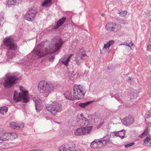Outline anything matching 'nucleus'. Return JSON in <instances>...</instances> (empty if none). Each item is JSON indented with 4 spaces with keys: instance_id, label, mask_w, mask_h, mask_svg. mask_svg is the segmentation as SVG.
Masks as SVG:
<instances>
[{
    "instance_id": "nucleus-30",
    "label": "nucleus",
    "mask_w": 151,
    "mask_h": 151,
    "mask_svg": "<svg viewBox=\"0 0 151 151\" xmlns=\"http://www.w3.org/2000/svg\"><path fill=\"white\" fill-rule=\"evenodd\" d=\"M66 144L68 148L69 149V151H70V149L74 148L75 147V144L71 142H70L66 143Z\"/></svg>"
},
{
    "instance_id": "nucleus-6",
    "label": "nucleus",
    "mask_w": 151,
    "mask_h": 151,
    "mask_svg": "<svg viewBox=\"0 0 151 151\" xmlns=\"http://www.w3.org/2000/svg\"><path fill=\"white\" fill-rule=\"evenodd\" d=\"M73 96L75 99H81L84 97L85 92L83 86L75 85L73 88Z\"/></svg>"
},
{
    "instance_id": "nucleus-19",
    "label": "nucleus",
    "mask_w": 151,
    "mask_h": 151,
    "mask_svg": "<svg viewBox=\"0 0 151 151\" xmlns=\"http://www.w3.org/2000/svg\"><path fill=\"white\" fill-rule=\"evenodd\" d=\"M66 19L65 17H63L58 20L56 23V25L54 26V29H57L61 26L65 21Z\"/></svg>"
},
{
    "instance_id": "nucleus-36",
    "label": "nucleus",
    "mask_w": 151,
    "mask_h": 151,
    "mask_svg": "<svg viewBox=\"0 0 151 151\" xmlns=\"http://www.w3.org/2000/svg\"><path fill=\"white\" fill-rule=\"evenodd\" d=\"M89 118V122H94L95 121L94 119V116L93 115H90L88 116Z\"/></svg>"
},
{
    "instance_id": "nucleus-18",
    "label": "nucleus",
    "mask_w": 151,
    "mask_h": 151,
    "mask_svg": "<svg viewBox=\"0 0 151 151\" xmlns=\"http://www.w3.org/2000/svg\"><path fill=\"white\" fill-rule=\"evenodd\" d=\"M114 134L115 136L119 137L121 139H123L125 136V131L123 129L120 131L115 132Z\"/></svg>"
},
{
    "instance_id": "nucleus-16",
    "label": "nucleus",
    "mask_w": 151,
    "mask_h": 151,
    "mask_svg": "<svg viewBox=\"0 0 151 151\" xmlns=\"http://www.w3.org/2000/svg\"><path fill=\"white\" fill-rule=\"evenodd\" d=\"M9 133L5 132L0 136V144L3 142L9 141Z\"/></svg>"
},
{
    "instance_id": "nucleus-12",
    "label": "nucleus",
    "mask_w": 151,
    "mask_h": 151,
    "mask_svg": "<svg viewBox=\"0 0 151 151\" xmlns=\"http://www.w3.org/2000/svg\"><path fill=\"white\" fill-rule=\"evenodd\" d=\"M114 43V41L111 40L107 42L104 44V45L102 50L101 51V53L103 54L109 50L110 47Z\"/></svg>"
},
{
    "instance_id": "nucleus-23",
    "label": "nucleus",
    "mask_w": 151,
    "mask_h": 151,
    "mask_svg": "<svg viewBox=\"0 0 151 151\" xmlns=\"http://www.w3.org/2000/svg\"><path fill=\"white\" fill-rule=\"evenodd\" d=\"M113 26L114 23L109 22L106 24L105 29L109 31H113Z\"/></svg>"
},
{
    "instance_id": "nucleus-1",
    "label": "nucleus",
    "mask_w": 151,
    "mask_h": 151,
    "mask_svg": "<svg viewBox=\"0 0 151 151\" xmlns=\"http://www.w3.org/2000/svg\"><path fill=\"white\" fill-rule=\"evenodd\" d=\"M56 42L55 45L53 47L50 46L48 50H45V52L41 50V49L44 46L43 42L40 43L37 47H36L32 51L35 55L37 57L42 58L49 53L54 54L57 52L59 50L62 45L63 42L61 38L59 37H57L56 39Z\"/></svg>"
},
{
    "instance_id": "nucleus-3",
    "label": "nucleus",
    "mask_w": 151,
    "mask_h": 151,
    "mask_svg": "<svg viewBox=\"0 0 151 151\" xmlns=\"http://www.w3.org/2000/svg\"><path fill=\"white\" fill-rule=\"evenodd\" d=\"M19 89L21 93H18L17 91H15L14 94L13 100L16 102L19 101L21 99L23 102H28L29 100V96L28 91L22 86H20Z\"/></svg>"
},
{
    "instance_id": "nucleus-15",
    "label": "nucleus",
    "mask_w": 151,
    "mask_h": 151,
    "mask_svg": "<svg viewBox=\"0 0 151 151\" xmlns=\"http://www.w3.org/2000/svg\"><path fill=\"white\" fill-rule=\"evenodd\" d=\"M77 122L78 124L80 125L83 126L88 124H89V120L85 117H83L80 119H79L78 120H77Z\"/></svg>"
},
{
    "instance_id": "nucleus-40",
    "label": "nucleus",
    "mask_w": 151,
    "mask_h": 151,
    "mask_svg": "<svg viewBox=\"0 0 151 151\" xmlns=\"http://www.w3.org/2000/svg\"><path fill=\"white\" fill-rule=\"evenodd\" d=\"M148 62L151 65V56H149L148 59Z\"/></svg>"
},
{
    "instance_id": "nucleus-26",
    "label": "nucleus",
    "mask_w": 151,
    "mask_h": 151,
    "mask_svg": "<svg viewBox=\"0 0 151 151\" xmlns=\"http://www.w3.org/2000/svg\"><path fill=\"white\" fill-rule=\"evenodd\" d=\"M8 133L9 141L15 139L17 137V135L16 133L10 132H8Z\"/></svg>"
},
{
    "instance_id": "nucleus-28",
    "label": "nucleus",
    "mask_w": 151,
    "mask_h": 151,
    "mask_svg": "<svg viewBox=\"0 0 151 151\" xmlns=\"http://www.w3.org/2000/svg\"><path fill=\"white\" fill-rule=\"evenodd\" d=\"M8 111V108L6 106H2L0 107V113L3 115H4V113H6Z\"/></svg>"
},
{
    "instance_id": "nucleus-14",
    "label": "nucleus",
    "mask_w": 151,
    "mask_h": 151,
    "mask_svg": "<svg viewBox=\"0 0 151 151\" xmlns=\"http://www.w3.org/2000/svg\"><path fill=\"white\" fill-rule=\"evenodd\" d=\"M10 126L12 128L17 129H22L24 127L23 124H19L13 122L10 123Z\"/></svg>"
},
{
    "instance_id": "nucleus-29",
    "label": "nucleus",
    "mask_w": 151,
    "mask_h": 151,
    "mask_svg": "<svg viewBox=\"0 0 151 151\" xmlns=\"http://www.w3.org/2000/svg\"><path fill=\"white\" fill-rule=\"evenodd\" d=\"M51 4V0H44L43 2L42 3L41 5L42 6H50Z\"/></svg>"
},
{
    "instance_id": "nucleus-42",
    "label": "nucleus",
    "mask_w": 151,
    "mask_h": 151,
    "mask_svg": "<svg viewBox=\"0 0 151 151\" xmlns=\"http://www.w3.org/2000/svg\"><path fill=\"white\" fill-rule=\"evenodd\" d=\"M71 151H81L79 149H76L74 150H72Z\"/></svg>"
},
{
    "instance_id": "nucleus-17",
    "label": "nucleus",
    "mask_w": 151,
    "mask_h": 151,
    "mask_svg": "<svg viewBox=\"0 0 151 151\" xmlns=\"http://www.w3.org/2000/svg\"><path fill=\"white\" fill-rule=\"evenodd\" d=\"M92 128V126H91L82 127L83 135L90 134L91 132Z\"/></svg>"
},
{
    "instance_id": "nucleus-22",
    "label": "nucleus",
    "mask_w": 151,
    "mask_h": 151,
    "mask_svg": "<svg viewBox=\"0 0 151 151\" xmlns=\"http://www.w3.org/2000/svg\"><path fill=\"white\" fill-rule=\"evenodd\" d=\"M64 96L67 99L71 100H74L75 99L74 97H73L72 93L70 91L66 92L64 94Z\"/></svg>"
},
{
    "instance_id": "nucleus-10",
    "label": "nucleus",
    "mask_w": 151,
    "mask_h": 151,
    "mask_svg": "<svg viewBox=\"0 0 151 151\" xmlns=\"http://www.w3.org/2000/svg\"><path fill=\"white\" fill-rule=\"evenodd\" d=\"M37 13V10L35 8L29 9L26 14L24 18L28 21H31L35 17Z\"/></svg>"
},
{
    "instance_id": "nucleus-21",
    "label": "nucleus",
    "mask_w": 151,
    "mask_h": 151,
    "mask_svg": "<svg viewBox=\"0 0 151 151\" xmlns=\"http://www.w3.org/2000/svg\"><path fill=\"white\" fill-rule=\"evenodd\" d=\"M139 93V90H133V89H132L129 93V96L130 98L131 99H132L134 98V97L136 96V95L138 94Z\"/></svg>"
},
{
    "instance_id": "nucleus-24",
    "label": "nucleus",
    "mask_w": 151,
    "mask_h": 151,
    "mask_svg": "<svg viewBox=\"0 0 151 151\" xmlns=\"http://www.w3.org/2000/svg\"><path fill=\"white\" fill-rule=\"evenodd\" d=\"M82 127L77 128L74 132V134L76 136L83 135Z\"/></svg>"
},
{
    "instance_id": "nucleus-13",
    "label": "nucleus",
    "mask_w": 151,
    "mask_h": 151,
    "mask_svg": "<svg viewBox=\"0 0 151 151\" xmlns=\"http://www.w3.org/2000/svg\"><path fill=\"white\" fill-rule=\"evenodd\" d=\"M134 121V118L131 116H129L124 118L122 123L125 125H130L133 123Z\"/></svg>"
},
{
    "instance_id": "nucleus-8",
    "label": "nucleus",
    "mask_w": 151,
    "mask_h": 151,
    "mask_svg": "<svg viewBox=\"0 0 151 151\" xmlns=\"http://www.w3.org/2000/svg\"><path fill=\"white\" fill-rule=\"evenodd\" d=\"M108 142V140L104 139L94 140L91 143V147L94 148H101L105 146Z\"/></svg>"
},
{
    "instance_id": "nucleus-9",
    "label": "nucleus",
    "mask_w": 151,
    "mask_h": 151,
    "mask_svg": "<svg viewBox=\"0 0 151 151\" xmlns=\"http://www.w3.org/2000/svg\"><path fill=\"white\" fill-rule=\"evenodd\" d=\"M14 41L13 39L9 37H6L4 40V44L7 47L12 50H15L17 49V46Z\"/></svg>"
},
{
    "instance_id": "nucleus-38",
    "label": "nucleus",
    "mask_w": 151,
    "mask_h": 151,
    "mask_svg": "<svg viewBox=\"0 0 151 151\" xmlns=\"http://www.w3.org/2000/svg\"><path fill=\"white\" fill-rule=\"evenodd\" d=\"M55 57L54 56H52L49 59V61L50 62H52L54 61L55 59Z\"/></svg>"
},
{
    "instance_id": "nucleus-11",
    "label": "nucleus",
    "mask_w": 151,
    "mask_h": 151,
    "mask_svg": "<svg viewBox=\"0 0 151 151\" xmlns=\"http://www.w3.org/2000/svg\"><path fill=\"white\" fill-rule=\"evenodd\" d=\"M32 100L35 103L37 111L39 112L42 108V106L41 104V100L38 97L35 96L32 98Z\"/></svg>"
},
{
    "instance_id": "nucleus-33",
    "label": "nucleus",
    "mask_w": 151,
    "mask_h": 151,
    "mask_svg": "<svg viewBox=\"0 0 151 151\" xmlns=\"http://www.w3.org/2000/svg\"><path fill=\"white\" fill-rule=\"evenodd\" d=\"M127 13V11H121L119 12V14L120 16L122 17H125Z\"/></svg>"
},
{
    "instance_id": "nucleus-20",
    "label": "nucleus",
    "mask_w": 151,
    "mask_h": 151,
    "mask_svg": "<svg viewBox=\"0 0 151 151\" xmlns=\"http://www.w3.org/2000/svg\"><path fill=\"white\" fill-rule=\"evenodd\" d=\"M143 145L146 146L151 145V135L147 137L144 140Z\"/></svg>"
},
{
    "instance_id": "nucleus-46",
    "label": "nucleus",
    "mask_w": 151,
    "mask_h": 151,
    "mask_svg": "<svg viewBox=\"0 0 151 151\" xmlns=\"http://www.w3.org/2000/svg\"><path fill=\"white\" fill-rule=\"evenodd\" d=\"M102 16H103V14H102Z\"/></svg>"
},
{
    "instance_id": "nucleus-27",
    "label": "nucleus",
    "mask_w": 151,
    "mask_h": 151,
    "mask_svg": "<svg viewBox=\"0 0 151 151\" xmlns=\"http://www.w3.org/2000/svg\"><path fill=\"white\" fill-rule=\"evenodd\" d=\"M58 151H69L66 144H64L60 146L58 148Z\"/></svg>"
},
{
    "instance_id": "nucleus-5",
    "label": "nucleus",
    "mask_w": 151,
    "mask_h": 151,
    "mask_svg": "<svg viewBox=\"0 0 151 151\" xmlns=\"http://www.w3.org/2000/svg\"><path fill=\"white\" fill-rule=\"evenodd\" d=\"M47 110L53 115H55L58 113L62 111V106L61 104L57 102H53L46 106Z\"/></svg>"
},
{
    "instance_id": "nucleus-4",
    "label": "nucleus",
    "mask_w": 151,
    "mask_h": 151,
    "mask_svg": "<svg viewBox=\"0 0 151 151\" xmlns=\"http://www.w3.org/2000/svg\"><path fill=\"white\" fill-rule=\"evenodd\" d=\"M18 80L17 78L13 73H8L6 75L3 84L5 88H9L16 84Z\"/></svg>"
},
{
    "instance_id": "nucleus-44",
    "label": "nucleus",
    "mask_w": 151,
    "mask_h": 151,
    "mask_svg": "<svg viewBox=\"0 0 151 151\" xmlns=\"http://www.w3.org/2000/svg\"><path fill=\"white\" fill-rule=\"evenodd\" d=\"M30 151H42L41 150H30Z\"/></svg>"
},
{
    "instance_id": "nucleus-31",
    "label": "nucleus",
    "mask_w": 151,
    "mask_h": 151,
    "mask_svg": "<svg viewBox=\"0 0 151 151\" xmlns=\"http://www.w3.org/2000/svg\"><path fill=\"white\" fill-rule=\"evenodd\" d=\"M91 102H92L91 101H88L85 103H80L79 104L78 106L81 108H84Z\"/></svg>"
},
{
    "instance_id": "nucleus-25",
    "label": "nucleus",
    "mask_w": 151,
    "mask_h": 151,
    "mask_svg": "<svg viewBox=\"0 0 151 151\" xmlns=\"http://www.w3.org/2000/svg\"><path fill=\"white\" fill-rule=\"evenodd\" d=\"M122 28V26L119 24H116L114 23V26L113 31L117 32L119 30Z\"/></svg>"
},
{
    "instance_id": "nucleus-2",
    "label": "nucleus",
    "mask_w": 151,
    "mask_h": 151,
    "mask_svg": "<svg viewBox=\"0 0 151 151\" xmlns=\"http://www.w3.org/2000/svg\"><path fill=\"white\" fill-rule=\"evenodd\" d=\"M54 89V86L51 83L45 81H40L37 85V90L45 96H47Z\"/></svg>"
},
{
    "instance_id": "nucleus-7",
    "label": "nucleus",
    "mask_w": 151,
    "mask_h": 151,
    "mask_svg": "<svg viewBox=\"0 0 151 151\" xmlns=\"http://www.w3.org/2000/svg\"><path fill=\"white\" fill-rule=\"evenodd\" d=\"M81 55H80L79 53L77 54L75 57L74 56V55H72L68 58H64L62 60V62L64 65L67 66H68V62L70 60L72 59L73 60H75L77 64L80 65L83 61Z\"/></svg>"
},
{
    "instance_id": "nucleus-37",
    "label": "nucleus",
    "mask_w": 151,
    "mask_h": 151,
    "mask_svg": "<svg viewBox=\"0 0 151 151\" xmlns=\"http://www.w3.org/2000/svg\"><path fill=\"white\" fill-rule=\"evenodd\" d=\"M134 144V142H132L128 144H127L124 146V147L126 148H127L128 147H131L132 146H133Z\"/></svg>"
},
{
    "instance_id": "nucleus-35",
    "label": "nucleus",
    "mask_w": 151,
    "mask_h": 151,
    "mask_svg": "<svg viewBox=\"0 0 151 151\" xmlns=\"http://www.w3.org/2000/svg\"><path fill=\"white\" fill-rule=\"evenodd\" d=\"M148 130L147 129H146L144 132L142 133V134L140 136V137H144L148 133Z\"/></svg>"
},
{
    "instance_id": "nucleus-39",
    "label": "nucleus",
    "mask_w": 151,
    "mask_h": 151,
    "mask_svg": "<svg viewBox=\"0 0 151 151\" xmlns=\"http://www.w3.org/2000/svg\"><path fill=\"white\" fill-rule=\"evenodd\" d=\"M14 55V54L13 53L11 52H9V57L11 58Z\"/></svg>"
},
{
    "instance_id": "nucleus-43",
    "label": "nucleus",
    "mask_w": 151,
    "mask_h": 151,
    "mask_svg": "<svg viewBox=\"0 0 151 151\" xmlns=\"http://www.w3.org/2000/svg\"><path fill=\"white\" fill-rule=\"evenodd\" d=\"M80 55H81V57L82 58V56H86V54H81V53H79Z\"/></svg>"
},
{
    "instance_id": "nucleus-41",
    "label": "nucleus",
    "mask_w": 151,
    "mask_h": 151,
    "mask_svg": "<svg viewBox=\"0 0 151 151\" xmlns=\"http://www.w3.org/2000/svg\"><path fill=\"white\" fill-rule=\"evenodd\" d=\"M103 124V123H100L99 125H98V126L97 127V128L98 129L99 128L101 127L102 126Z\"/></svg>"
},
{
    "instance_id": "nucleus-32",
    "label": "nucleus",
    "mask_w": 151,
    "mask_h": 151,
    "mask_svg": "<svg viewBox=\"0 0 151 151\" xmlns=\"http://www.w3.org/2000/svg\"><path fill=\"white\" fill-rule=\"evenodd\" d=\"M16 0H9L7 4L8 5H14L16 4Z\"/></svg>"
},
{
    "instance_id": "nucleus-34",
    "label": "nucleus",
    "mask_w": 151,
    "mask_h": 151,
    "mask_svg": "<svg viewBox=\"0 0 151 151\" xmlns=\"http://www.w3.org/2000/svg\"><path fill=\"white\" fill-rule=\"evenodd\" d=\"M121 45H127L130 47V49L132 50L131 47H132L133 46L134 43L132 41H131L128 44V43L126 42L124 43V44H121Z\"/></svg>"
},
{
    "instance_id": "nucleus-45",
    "label": "nucleus",
    "mask_w": 151,
    "mask_h": 151,
    "mask_svg": "<svg viewBox=\"0 0 151 151\" xmlns=\"http://www.w3.org/2000/svg\"><path fill=\"white\" fill-rule=\"evenodd\" d=\"M8 61H10V59H9L8 60Z\"/></svg>"
}]
</instances>
